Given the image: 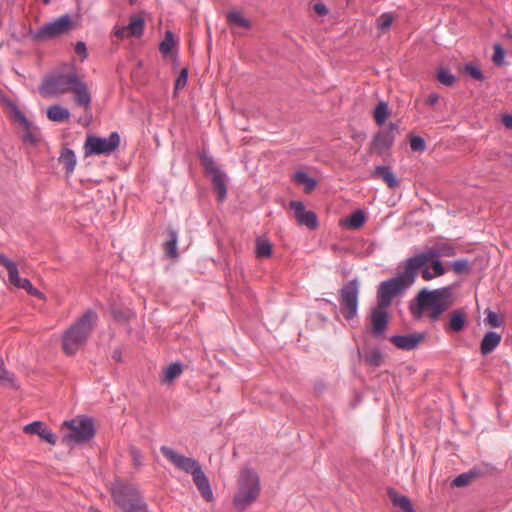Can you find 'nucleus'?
Segmentation results:
<instances>
[{
	"mask_svg": "<svg viewBox=\"0 0 512 512\" xmlns=\"http://www.w3.org/2000/svg\"><path fill=\"white\" fill-rule=\"evenodd\" d=\"M410 147L414 151L422 152L425 150L426 145L424 140L419 136H413L410 139Z\"/></svg>",
	"mask_w": 512,
	"mask_h": 512,
	"instance_id": "nucleus-43",
	"label": "nucleus"
},
{
	"mask_svg": "<svg viewBox=\"0 0 512 512\" xmlns=\"http://www.w3.org/2000/svg\"><path fill=\"white\" fill-rule=\"evenodd\" d=\"M455 248L448 242H438L433 246L426 247L423 251L409 257L419 270L425 281H430L446 273L440 257H452L455 255Z\"/></svg>",
	"mask_w": 512,
	"mask_h": 512,
	"instance_id": "nucleus-1",
	"label": "nucleus"
},
{
	"mask_svg": "<svg viewBox=\"0 0 512 512\" xmlns=\"http://www.w3.org/2000/svg\"><path fill=\"white\" fill-rule=\"evenodd\" d=\"M501 342V335L496 332H488L485 334L481 346L480 351L483 355H487L491 353Z\"/></svg>",
	"mask_w": 512,
	"mask_h": 512,
	"instance_id": "nucleus-24",
	"label": "nucleus"
},
{
	"mask_svg": "<svg viewBox=\"0 0 512 512\" xmlns=\"http://www.w3.org/2000/svg\"><path fill=\"white\" fill-rule=\"evenodd\" d=\"M398 269L399 273L396 277L382 282L379 286L377 301L382 306L389 307L393 298L408 289L420 273L410 258L403 261Z\"/></svg>",
	"mask_w": 512,
	"mask_h": 512,
	"instance_id": "nucleus-4",
	"label": "nucleus"
},
{
	"mask_svg": "<svg viewBox=\"0 0 512 512\" xmlns=\"http://www.w3.org/2000/svg\"><path fill=\"white\" fill-rule=\"evenodd\" d=\"M365 362L371 366L379 367L383 363V355L378 349H371L365 353Z\"/></svg>",
	"mask_w": 512,
	"mask_h": 512,
	"instance_id": "nucleus-35",
	"label": "nucleus"
},
{
	"mask_svg": "<svg viewBox=\"0 0 512 512\" xmlns=\"http://www.w3.org/2000/svg\"><path fill=\"white\" fill-rule=\"evenodd\" d=\"M398 129L397 124L390 123L386 130L378 132L373 139L372 148L378 153L389 149L395 138V131Z\"/></svg>",
	"mask_w": 512,
	"mask_h": 512,
	"instance_id": "nucleus-17",
	"label": "nucleus"
},
{
	"mask_svg": "<svg viewBox=\"0 0 512 512\" xmlns=\"http://www.w3.org/2000/svg\"><path fill=\"white\" fill-rule=\"evenodd\" d=\"M119 144L120 136L116 132L111 133L107 138L88 135L83 146L84 156L110 154L118 148Z\"/></svg>",
	"mask_w": 512,
	"mask_h": 512,
	"instance_id": "nucleus-11",
	"label": "nucleus"
},
{
	"mask_svg": "<svg viewBox=\"0 0 512 512\" xmlns=\"http://www.w3.org/2000/svg\"><path fill=\"white\" fill-rule=\"evenodd\" d=\"M261 491L257 473L249 468L241 469L237 479V490L233 497V504L239 510L246 509L256 501Z\"/></svg>",
	"mask_w": 512,
	"mask_h": 512,
	"instance_id": "nucleus-6",
	"label": "nucleus"
},
{
	"mask_svg": "<svg viewBox=\"0 0 512 512\" xmlns=\"http://www.w3.org/2000/svg\"><path fill=\"white\" fill-rule=\"evenodd\" d=\"M504 58V51L499 45H495L494 47V55H493V61L495 64H501Z\"/></svg>",
	"mask_w": 512,
	"mask_h": 512,
	"instance_id": "nucleus-47",
	"label": "nucleus"
},
{
	"mask_svg": "<svg viewBox=\"0 0 512 512\" xmlns=\"http://www.w3.org/2000/svg\"><path fill=\"white\" fill-rule=\"evenodd\" d=\"M451 269L456 274H463L469 271V263L466 259H457L451 263Z\"/></svg>",
	"mask_w": 512,
	"mask_h": 512,
	"instance_id": "nucleus-41",
	"label": "nucleus"
},
{
	"mask_svg": "<svg viewBox=\"0 0 512 512\" xmlns=\"http://www.w3.org/2000/svg\"><path fill=\"white\" fill-rule=\"evenodd\" d=\"M71 92L74 94V102L77 106L83 107L85 110L90 108L91 94L86 83L78 76Z\"/></svg>",
	"mask_w": 512,
	"mask_h": 512,
	"instance_id": "nucleus-19",
	"label": "nucleus"
},
{
	"mask_svg": "<svg viewBox=\"0 0 512 512\" xmlns=\"http://www.w3.org/2000/svg\"><path fill=\"white\" fill-rule=\"evenodd\" d=\"M314 11L319 15H325L328 12V9L325 4L323 3H316L314 4Z\"/></svg>",
	"mask_w": 512,
	"mask_h": 512,
	"instance_id": "nucleus-50",
	"label": "nucleus"
},
{
	"mask_svg": "<svg viewBox=\"0 0 512 512\" xmlns=\"http://www.w3.org/2000/svg\"><path fill=\"white\" fill-rule=\"evenodd\" d=\"M290 208L294 210V216L300 225H304L309 229H315L318 225L317 216L312 211H307L300 201H291Z\"/></svg>",
	"mask_w": 512,
	"mask_h": 512,
	"instance_id": "nucleus-16",
	"label": "nucleus"
},
{
	"mask_svg": "<svg viewBox=\"0 0 512 512\" xmlns=\"http://www.w3.org/2000/svg\"><path fill=\"white\" fill-rule=\"evenodd\" d=\"M387 308L388 306L377 303V306L371 312V329L375 336L383 335L386 330L388 323Z\"/></svg>",
	"mask_w": 512,
	"mask_h": 512,
	"instance_id": "nucleus-18",
	"label": "nucleus"
},
{
	"mask_svg": "<svg viewBox=\"0 0 512 512\" xmlns=\"http://www.w3.org/2000/svg\"><path fill=\"white\" fill-rule=\"evenodd\" d=\"M465 71L474 79L476 80H482L483 74L480 71V69L477 66H474L472 64H468L465 67Z\"/></svg>",
	"mask_w": 512,
	"mask_h": 512,
	"instance_id": "nucleus-45",
	"label": "nucleus"
},
{
	"mask_svg": "<svg viewBox=\"0 0 512 512\" xmlns=\"http://www.w3.org/2000/svg\"><path fill=\"white\" fill-rule=\"evenodd\" d=\"M424 339V334L415 333L410 335L392 336L390 341L399 349H414Z\"/></svg>",
	"mask_w": 512,
	"mask_h": 512,
	"instance_id": "nucleus-21",
	"label": "nucleus"
},
{
	"mask_svg": "<svg viewBox=\"0 0 512 512\" xmlns=\"http://www.w3.org/2000/svg\"><path fill=\"white\" fill-rule=\"evenodd\" d=\"M200 160L205 172L211 177L213 188L218 195V199L223 201L227 192L225 173L219 169L211 156L202 154Z\"/></svg>",
	"mask_w": 512,
	"mask_h": 512,
	"instance_id": "nucleus-14",
	"label": "nucleus"
},
{
	"mask_svg": "<svg viewBox=\"0 0 512 512\" xmlns=\"http://www.w3.org/2000/svg\"><path fill=\"white\" fill-rule=\"evenodd\" d=\"M170 239L165 243V252L170 257H176V244H177V234L174 231L169 232Z\"/></svg>",
	"mask_w": 512,
	"mask_h": 512,
	"instance_id": "nucleus-38",
	"label": "nucleus"
},
{
	"mask_svg": "<svg viewBox=\"0 0 512 512\" xmlns=\"http://www.w3.org/2000/svg\"><path fill=\"white\" fill-rule=\"evenodd\" d=\"M47 117L53 122H65L69 120L70 112L60 105H52L47 109Z\"/></svg>",
	"mask_w": 512,
	"mask_h": 512,
	"instance_id": "nucleus-27",
	"label": "nucleus"
},
{
	"mask_svg": "<svg viewBox=\"0 0 512 512\" xmlns=\"http://www.w3.org/2000/svg\"><path fill=\"white\" fill-rule=\"evenodd\" d=\"M50 0H44V3H49Z\"/></svg>",
	"mask_w": 512,
	"mask_h": 512,
	"instance_id": "nucleus-55",
	"label": "nucleus"
},
{
	"mask_svg": "<svg viewBox=\"0 0 512 512\" xmlns=\"http://www.w3.org/2000/svg\"><path fill=\"white\" fill-rule=\"evenodd\" d=\"M91 512H100V511H98V510H92Z\"/></svg>",
	"mask_w": 512,
	"mask_h": 512,
	"instance_id": "nucleus-56",
	"label": "nucleus"
},
{
	"mask_svg": "<svg viewBox=\"0 0 512 512\" xmlns=\"http://www.w3.org/2000/svg\"><path fill=\"white\" fill-rule=\"evenodd\" d=\"M451 305V291L448 287L434 290L422 289L416 297V305L412 308L415 317L427 316L436 321Z\"/></svg>",
	"mask_w": 512,
	"mask_h": 512,
	"instance_id": "nucleus-2",
	"label": "nucleus"
},
{
	"mask_svg": "<svg viewBox=\"0 0 512 512\" xmlns=\"http://www.w3.org/2000/svg\"><path fill=\"white\" fill-rule=\"evenodd\" d=\"M96 321V313L89 310L65 331L62 337V349L65 354L73 355L85 344Z\"/></svg>",
	"mask_w": 512,
	"mask_h": 512,
	"instance_id": "nucleus-5",
	"label": "nucleus"
},
{
	"mask_svg": "<svg viewBox=\"0 0 512 512\" xmlns=\"http://www.w3.org/2000/svg\"><path fill=\"white\" fill-rule=\"evenodd\" d=\"M2 266L7 271L8 284L25 290L29 295L37 297L41 300H45V296L38 289L34 288L31 282L27 278H22L19 275V265L11 259L2 256Z\"/></svg>",
	"mask_w": 512,
	"mask_h": 512,
	"instance_id": "nucleus-12",
	"label": "nucleus"
},
{
	"mask_svg": "<svg viewBox=\"0 0 512 512\" xmlns=\"http://www.w3.org/2000/svg\"><path fill=\"white\" fill-rule=\"evenodd\" d=\"M294 180L296 184L304 186V191L306 193H310L316 187V181L303 171L295 173Z\"/></svg>",
	"mask_w": 512,
	"mask_h": 512,
	"instance_id": "nucleus-30",
	"label": "nucleus"
},
{
	"mask_svg": "<svg viewBox=\"0 0 512 512\" xmlns=\"http://www.w3.org/2000/svg\"><path fill=\"white\" fill-rule=\"evenodd\" d=\"M188 79V71L186 68L182 69L175 81V90H180L184 88L187 84Z\"/></svg>",
	"mask_w": 512,
	"mask_h": 512,
	"instance_id": "nucleus-42",
	"label": "nucleus"
},
{
	"mask_svg": "<svg viewBox=\"0 0 512 512\" xmlns=\"http://www.w3.org/2000/svg\"><path fill=\"white\" fill-rule=\"evenodd\" d=\"M486 319H485V322L487 324H489L491 327H499L501 325V321L499 319V316L491 311V310H487L486 311Z\"/></svg>",
	"mask_w": 512,
	"mask_h": 512,
	"instance_id": "nucleus-44",
	"label": "nucleus"
},
{
	"mask_svg": "<svg viewBox=\"0 0 512 512\" xmlns=\"http://www.w3.org/2000/svg\"><path fill=\"white\" fill-rule=\"evenodd\" d=\"M363 211L357 210L342 221V225L351 229H359L365 223Z\"/></svg>",
	"mask_w": 512,
	"mask_h": 512,
	"instance_id": "nucleus-29",
	"label": "nucleus"
},
{
	"mask_svg": "<svg viewBox=\"0 0 512 512\" xmlns=\"http://www.w3.org/2000/svg\"><path fill=\"white\" fill-rule=\"evenodd\" d=\"M73 21L70 16L64 15L53 22L47 23L38 31L37 36L41 39L54 38L71 30Z\"/></svg>",
	"mask_w": 512,
	"mask_h": 512,
	"instance_id": "nucleus-15",
	"label": "nucleus"
},
{
	"mask_svg": "<svg viewBox=\"0 0 512 512\" xmlns=\"http://www.w3.org/2000/svg\"><path fill=\"white\" fill-rule=\"evenodd\" d=\"M182 366L179 363H172L166 367L163 371V381L171 382L182 373Z\"/></svg>",
	"mask_w": 512,
	"mask_h": 512,
	"instance_id": "nucleus-33",
	"label": "nucleus"
},
{
	"mask_svg": "<svg viewBox=\"0 0 512 512\" xmlns=\"http://www.w3.org/2000/svg\"><path fill=\"white\" fill-rule=\"evenodd\" d=\"M390 116V111L386 102H380L374 109V120L377 125H383L388 117Z\"/></svg>",
	"mask_w": 512,
	"mask_h": 512,
	"instance_id": "nucleus-32",
	"label": "nucleus"
},
{
	"mask_svg": "<svg viewBox=\"0 0 512 512\" xmlns=\"http://www.w3.org/2000/svg\"><path fill=\"white\" fill-rule=\"evenodd\" d=\"M502 124L507 128L512 130V115L511 114H504L501 117Z\"/></svg>",
	"mask_w": 512,
	"mask_h": 512,
	"instance_id": "nucleus-51",
	"label": "nucleus"
},
{
	"mask_svg": "<svg viewBox=\"0 0 512 512\" xmlns=\"http://www.w3.org/2000/svg\"><path fill=\"white\" fill-rule=\"evenodd\" d=\"M74 50L77 55L81 56L82 60L87 57V49L83 42H77Z\"/></svg>",
	"mask_w": 512,
	"mask_h": 512,
	"instance_id": "nucleus-48",
	"label": "nucleus"
},
{
	"mask_svg": "<svg viewBox=\"0 0 512 512\" xmlns=\"http://www.w3.org/2000/svg\"><path fill=\"white\" fill-rule=\"evenodd\" d=\"M359 283L356 279L349 281L340 290V304L343 316L350 320L357 315Z\"/></svg>",
	"mask_w": 512,
	"mask_h": 512,
	"instance_id": "nucleus-13",
	"label": "nucleus"
},
{
	"mask_svg": "<svg viewBox=\"0 0 512 512\" xmlns=\"http://www.w3.org/2000/svg\"><path fill=\"white\" fill-rule=\"evenodd\" d=\"M113 358H114V359H116V360H118V355L114 354V355H113Z\"/></svg>",
	"mask_w": 512,
	"mask_h": 512,
	"instance_id": "nucleus-54",
	"label": "nucleus"
},
{
	"mask_svg": "<svg viewBox=\"0 0 512 512\" xmlns=\"http://www.w3.org/2000/svg\"><path fill=\"white\" fill-rule=\"evenodd\" d=\"M387 493L393 505L398 507L402 512H415L407 496L400 495L393 488L388 489Z\"/></svg>",
	"mask_w": 512,
	"mask_h": 512,
	"instance_id": "nucleus-23",
	"label": "nucleus"
},
{
	"mask_svg": "<svg viewBox=\"0 0 512 512\" xmlns=\"http://www.w3.org/2000/svg\"><path fill=\"white\" fill-rule=\"evenodd\" d=\"M130 36L139 37L143 33L144 19L141 17H133L127 26Z\"/></svg>",
	"mask_w": 512,
	"mask_h": 512,
	"instance_id": "nucleus-34",
	"label": "nucleus"
},
{
	"mask_svg": "<svg viewBox=\"0 0 512 512\" xmlns=\"http://www.w3.org/2000/svg\"><path fill=\"white\" fill-rule=\"evenodd\" d=\"M26 434L38 435L40 438L51 445L56 443V437L50 429L47 428L46 424L41 421H34L27 424L23 428Z\"/></svg>",
	"mask_w": 512,
	"mask_h": 512,
	"instance_id": "nucleus-20",
	"label": "nucleus"
},
{
	"mask_svg": "<svg viewBox=\"0 0 512 512\" xmlns=\"http://www.w3.org/2000/svg\"><path fill=\"white\" fill-rule=\"evenodd\" d=\"M450 320L447 325V330L452 332H459L465 327L466 314L463 310H455L450 313Z\"/></svg>",
	"mask_w": 512,
	"mask_h": 512,
	"instance_id": "nucleus-25",
	"label": "nucleus"
},
{
	"mask_svg": "<svg viewBox=\"0 0 512 512\" xmlns=\"http://www.w3.org/2000/svg\"><path fill=\"white\" fill-rule=\"evenodd\" d=\"M114 35L119 38V39H123L125 37H128L130 36L129 35V32H128V28L127 26H124V27H116L115 28V31H114Z\"/></svg>",
	"mask_w": 512,
	"mask_h": 512,
	"instance_id": "nucleus-49",
	"label": "nucleus"
},
{
	"mask_svg": "<svg viewBox=\"0 0 512 512\" xmlns=\"http://www.w3.org/2000/svg\"><path fill=\"white\" fill-rule=\"evenodd\" d=\"M59 162L63 165L66 174L71 175L74 172L77 163L73 150L64 148L61 151Z\"/></svg>",
	"mask_w": 512,
	"mask_h": 512,
	"instance_id": "nucleus-26",
	"label": "nucleus"
},
{
	"mask_svg": "<svg viewBox=\"0 0 512 512\" xmlns=\"http://www.w3.org/2000/svg\"><path fill=\"white\" fill-rule=\"evenodd\" d=\"M437 79L446 86H452L455 82V77L446 69L438 70Z\"/></svg>",
	"mask_w": 512,
	"mask_h": 512,
	"instance_id": "nucleus-39",
	"label": "nucleus"
},
{
	"mask_svg": "<svg viewBox=\"0 0 512 512\" xmlns=\"http://www.w3.org/2000/svg\"><path fill=\"white\" fill-rule=\"evenodd\" d=\"M174 46L175 41L173 38V34L172 32L167 31L163 41L160 43L159 50L164 56H166L172 51Z\"/></svg>",
	"mask_w": 512,
	"mask_h": 512,
	"instance_id": "nucleus-36",
	"label": "nucleus"
},
{
	"mask_svg": "<svg viewBox=\"0 0 512 512\" xmlns=\"http://www.w3.org/2000/svg\"><path fill=\"white\" fill-rule=\"evenodd\" d=\"M227 22L235 27L242 29H249L251 27V21L246 18L240 11H230L227 13Z\"/></svg>",
	"mask_w": 512,
	"mask_h": 512,
	"instance_id": "nucleus-28",
	"label": "nucleus"
},
{
	"mask_svg": "<svg viewBox=\"0 0 512 512\" xmlns=\"http://www.w3.org/2000/svg\"><path fill=\"white\" fill-rule=\"evenodd\" d=\"M160 451L173 466L180 471L192 475L197 489L206 501L210 502L213 500V492L209 480L198 461L186 457L168 446H161Z\"/></svg>",
	"mask_w": 512,
	"mask_h": 512,
	"instance_id": "nucleus-3",
	"label": "nucleus"
},
{
	"mask_svg": "<svg viewBox=\"0 0 512 512\" xmlns=\"http://www.w3.org/2000/svg\"><path fill=\"white\" fill-rule=\"evenodd\" d=\"M372 177L381 179L387 184L389 188H395L398 186V180L391 169L387 166H377L372 171Z\"/></svg>",
	"mask_w": 512,
	"mask_h": 512,
	"instance_id": "nucleus-22",
	"label": "nucleus"
},
{
	"mask_svg": "<svg viewBox=\"0 0 512 512\" xmlns=\"http://www.w3.org/2000/svg\"><path fill=\"white\" fill-rule=\"evenodd\" d=\"M475 477L476 473L474 472L462 473L453 480L452 485L456 487H465L471 484Z\"/></svg>",
	"mask_w": 512,
	"mask_h": 512,
	"instance_id": "nucleus-37",
	"label": "nucleus"
},
{
	"mask_svg": "<svg viewBox=\"0 0 512 512\" xmlns=\"http://www.w3.org/2000/svg\"><path fill=\"white\" fill-rule=\"evenodd\" d=\"M2 110L21 133L24 143L35 145L40 141V131L26 116L17 102L2 96Z\"/></svg>",
	"mask_w": 512,
	"mask_h": 512,
	"instance_id": "nucleus-7",
	"label": "nucleus"
},
{
	"mask_svg": "<svg viewBox=\"0 0 512 512\" xmlns=\"http://www.w3.org/2000/svg\"><path fill=\"white\" fill-rule=\"evenodd\" d=\"M62 443L67 446L88 442L94 436L93 421L86 416H78L62 425Z\"/></svg>",
	"mask_w": 512,
	"mask_h": 512,
	"instance_id": "nucleus-8",
	"label": "nucleus"
},
{
	"mask_svg": "<svg viewBox=\"0 0 512 512\" xmlns=\"http://www.w3.org/2000/svg\"><path fill=\"white\" fill-rule=\"evenodd\" d=\"M111 495L115 504L123 512H146V504L143 502L138 489L132 484H114L111 488Z\"/></svg>",
	"mask_w": 512,
	"mask_h": 512,
	"instance_id": "nucleus-9",
	"label": "nucleus"
},
{
	"mask_svg": "<svg viewBox=\"0 0 512 512\" xmlns=\"http://www.w3.org/2000/svg\"><path fill=\"white\" fill-rule=\"evenodd\" d=\"M1 379H2V387H4V386L15 387L16 386L13 382V375L4 371L3 369H2Z\"/></svg>",
	"mask_w": 512,
	"mask_h": 512,
	"instance_id": "nucleus-46",
	"label": "nucleus"
},
{
	"mask_svg": "<svg viewBox=\"0 0 512 512\" xmlns=\"http://www.w3.org/2000/svg\"><path fill=\"white\" fill-rule=\"evenodd\" d=\"M77 78L78 75L74 72H54L44 78L40 86V92L45 97H59L62 94L71 91Z\"/></svg>",
	"mask_w": 512,
	"mask_h": 512,
	"instance_id": "nucleus-10",
	"label": "nucleus"
},
{
	"mask_svg": "<svg viewBox=\"0 0 512 512\" xmlns=\"http://www.w3.org/2000/svg\"><path fill=\"white\" fill-rule=\"evenodd\" d=\"M256 256L258 258H268L272 254V243L265 238H258L256 240Z\"/></svg>",
	"mask_w": 512,
	"mask_h": 512,
	"instance_id": "nucleus-31",
	"label": "nucleus"
},
{
	"mask_svg": "<svg viewBox=\"0 0 512 512\" xmlns=\"http://www.w3.org/2000/svg\"><path fill=\"white\" fill-rule=\"evenodd\" d=\"M131 454H132V458H133V461L136 465H140L141 464V454L138 450L136 449H131Z\"/></svg>",
	"mask_w": 512,
	"mask_h": 512,
	"instance_id": "nucleus-53",
	"label": "nucleus"
},
{
	"mask_svg": "<svg viewBox=\"0 0 512 512\" xmlns=\"http://www.w3.org/2000/svg\"><path fill=\"white\" fill-rule=\"evenodd\" d=\"M393 20H394V17H393L392 14H390V13H383L376 20L377 27L380 30H386V29H388L391 26Z\"/></svg>",
	"mask_w": 512,
	"mask_h": 512,
	"instance_id": "nucleus-40",
	"label": "nucleus"
},
{
	"mask_svg": "<svg viewBox=\"0 0 512 512\" xmlns=\"http://www.w3.org/2000/svg\"><path fill=\"white\" fill-rule=\"evenodd\" d=\"M438 101H439V95H438V94H436V93H432V94H430V95L426 98V100H425L426 104L431 105V106H432V105H435Z\"/></svg>",
	"mask_w": 512,
	"mask_h": 512,
	"instance_id": "nucleus-52",
	"label": "nucleus"
}]
</instances>
